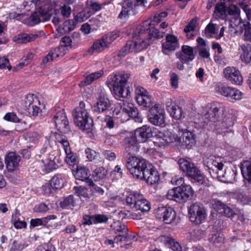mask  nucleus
<instances>
[{"label": "nucleus", "mask_w": 251, "mask_h": 251, "mask_svg": "<svg viewBox=\"0 0 251 251\" xmlns=\"http://www.w3.org/2000/svg\"><path fill=\"white\" fill-rule=\"evenodd\" d=\"M141 137V127L137 128L134 132H130L124 141L125 147L124 156L127 158L126 166L130 173L136 178L139 179L141 170L140 163L141 159L135 156H129L132 152L139 151V140Z\"/></svg>", "instance_id": "1"}, {"label": "nucleus", "mask_w": 251, "mask_h": 251, "mask_svg": "<svg viewBox=\"0 0 251 251\" xmlns=\"http://www.w3.org/2000/svg\"><path fill=\"white\" fill-rule=\"evenodd\" d=\"M204 164L213 178L227 183L232 182L235 179V175L233 171L226 172L223 169L224 164L222 158L210 156L204 161Z\"/></svg>", "instance_id": "2"}, {"label": "nucleus", "mask_w": 251, "mask_h": 251, "mask_svg": "<svg viewBox=\"0 0 251 251\" xmlns=\"http://www.w3.org/2000/svg\"><path fill=\"white\" fill-rule=\"evenodd\" d=\"M130 75L127 73H120L111 76L107 83L108 87L112 88V92L117 99L126 98L128 96L129 90L126 87Z\"/></svg>", "instance_id": "3"}, {"label": "nucleus", "mask_w": 251, "mask_h": 251, "mask_svg": "<svg viewBox=\"0 0 251 251\" xmlns=\"http://www.w3.org/2000/svg\"><path fill=\"white\" fill-rule=\"evenodd\" d=\"M75 124L82 130H88L89 132L93 126V121L89 116L83 101L79 103V107L75 108L73 112Z\"/></svg>", "instance_id": "4"}, {"label": "nucleus", "mask_w": 251, "mask_h": 251, "mask_svg": "<svg viewBox=\"0 0 251 251\" xmlns=\"http://www.w3.org/2000/svg\"><path fill=\"white\" fill-rule=\"evenodd\" d=\"M178 164L181 170L186 175L192 179L197 181L199 183L203 182V176L200 170L194 164L184 158H180L178 161Z\"/></svg>", "instance_id": "5"}, {"label": "nucleus", "mask_w": 251, "mask_h": 251, "mask_svg": "<svg viewBox=\"0 0 251 251\" xmlns=\"http://www.w3.org/2000/svg\"><path fill=\"white\" fill-rule=\"evenodd\" d=\"M140 30L137 32L133 33V40L129 41L126 45L120 50L118 56L120 57H125L130 51L134 52H140L141 50V39L140 37Z\"/></svg>", "instance_id": "6"}, {"label": "nucleus", "mask_w": 251, "mask_h": 251, "mask_svg": "<svg viewBox=\"0 0 251 251\" xmlns=\"http://www.w3.org/2000/svg\"><path fill=\"white\" fill-rule=\"evenodd\" d=\"M188 214L190 221L196 225L202 223L205 220L206 215L203 205L198 202L194 203L190 205Z\"/></svg>", "instance_id": "7"}, {"label": "nucleus", "mask_w": 251, "mask_h": 251, "mask_svg": "<svg viewBox=\"0 0 251 251\" xmlns=\"http://www.w3.org/2000/svg\"><path fill=\"white\" fill-rule=\"evenodd\" d=\"M56 142L60 143L63 146L66 154L65 161L70 166H74L78 163V157L76 154L73 152L70 148V143L67 138L64 135L57 134L55 135Z\"/></svg>", "instance_id": "8"}, {"label": "nucleus", "mask_w": 251, "mask_h": 251, "mask_svg": "<svg viewBox=\"0 0 251 251\" xmlns=\"http://www.w3.org/2000/svg\"><path fill=\"white\" fill-rule=\"evenodd\" d=\"M148 118L150 122L155 126L165 125V112L159 104H155L149 109Z\"/></svg>", "instance_id": "9"}, {"label": "nucleus", "mask_w": 251, "mask_h": 251, "mask_svg": "<svg viewBox=\"0 0 251 251\" xmlns=\"http://www.w3.org/2000/svg\"><path fill=\"white\" fill-rule=\"evenodd\" d=\"M142 176V179H143L149 185L155 184L160 179V176L157 170L151 164H147L143 159Z\"/></svg>", "instance_id": "10"}, {"label": "nucleus", "mask_w": 251, "mask_h": 251, "mask_svg": "<svg viewBox=\"0 0 251 251\" xmlns=\"http://www.w3.org/2000/svg\"><path fill=\"white\" fill-rule=\"evenodd\" d=\"M155 217L166 224H170L176 219V213L170 207L159 206L154 211Z\"/></svg>", "instance_id": "11"}, {"label": "nucleus", "mask_w": 251, "mask_h": 251, "mask_svg": "<svg viewBox=\"0 0 251 251\" xmlns=\"http://www.w3.org/2000/svg\"><path fill=\"white\" fill-rule=\"evenodd\" d=\"M54 122L57 129L64 133H67L70 130L69 121L66 116L64 109H59L54 116Z\"/></svg>", "instance_id": "12"}, {"label": "nucleus", "mask_w": 251, "mask_h": 251, "mask_svg": "<svg viewBox=\"0 0 251 251\" xmlns=\"http://www.w3.org/2000/svg\"><path fill=\"white\" fill-rule=\"evenodd\" d=\"M39 104V101L35 95L29 94L26 96L25 100V107L30 116H38L40 111L38 106Z\"/></svg>", "instance_id": "13"}, {"label": "nucleus", "mask_w": 251, "mask_h": 251, "mask_svg": "<svg viewBox=\"0 0 251 251\" xmlns=\"http://www.w3.org/2000/svg\"><path fill=\"white\" fill-rule=\"evenodd\" d=\"M218 91L221 95L226 97L228 100L232 102L240 100L242 98V92L235 88L221 86L218 87Z\"/></svg>", "instance_id": "14"}, {"label": "nucleus", "mask_w": 251, "mask_h": 251, "mask_svg": "<svg viewBox=\"0 0 251 251\" xmlns=\"http://www.w3.org/2000/svg\"><path fill=\"white\" fill-rule=\"evenodd\" d=\"M222 108V105L218 103L210 104L208 111L203 117L204 123L208 124L218 122L220 117L219 111Z\"/></svg>", "instance_id": "15"}, {"label": "nucleus", "mask_w": 251, "mask_h": 251, "mask_svg": "<svg viewBox=\"0 0 251 251\" xmlns=\"http://www.w3.org/2000/svg\"><path fill=\"white\" fill-rule=\"evenodd\" d=\"M235 116L232 114H227L221 122L218 121L215 125L216 129L220 134L231 131L230 129L234 125Z\"/></svg>", "instance_id": "16"}, {"label": "nucleus", "mask_w": 251, "mask_h": 251, "mask_svg": "<svg viewBox=\"0 0 251 251\" xmlns=\"http://www.w3.org/2000/svg\"><path fill=\"white\" fill-rule=\"evenodd\" d=\"M178 48V39L174 35L168 34L166 36V41L162 43V51L165 55H170Z\"/></svg>", "instance_id": "17"}, {"label": "nucleus", "mask_w": 251, "mask_h": 251, "mask_svg": "<svg viewBox=\"0 0 251 251\" xmlns=\"http://www.w3.org/2000/svg\"><path fill=\"white\" fill-rule=\"evenodd\" d=\"M225 78L232 84L240 85L243 82V77L240 72L236 68L227 67L224 70Z\"/></svg>", "instance_id": "18"}, {"label": "nucleus", "mask_w": 251, "mask_h": 251, "mask_svg": "<svg viewBox=\"0 0 251 251\" xmlns=\"http://www.w3.org/2000/svg\"><path fill=\"white\" fill-rule=\"evenodd\" d=\"M143 33L144 35H146L148 38L142 41V49H146L149 46L152 44L153 41L156 39H159L164 36L165 32L159 31L158 29L153 27H149L148 29H144Z\"/></svg>", "instance_id": "19"}, {"label": "nucleus", "mask_w": 251, "mask_h": 251, "mask_svg": "<svg viewBox=\"0 0 251 251\" xmlns=\"http://www.w3.org/2000/svg\"><path fill=\"white\" fill-rule=\"evenodd\" d=\"M114 229L116 233H119L114 238V242L118 244L120 242L126 243L129 241L130 237L127 236V228L126 226L121 222L118 221L114 226Z\"/></svg>", "instance_id": "20"}, {"label": "nucleus", "mask_w": 251, "mask_h": 251, "mask_svg": "<svg viewBox=\"0 0 251 251\" xmlns=\"http://www.w3.org/2000/svg\"><path fill=\"white\" fill-rule=\"evenodd\" d=\"M176 55L183 63H189L195 58L193 48L187 45L182 46L181 51L176 52Z\"/></svg>", "instance_id": "21"}, {"label": "nucleus", "mask_w": 251, "mask_h": 251, "mask_svg": "<svg viewBox=\"0 0 251 251\" xmlns=\"http://www.w3.org/2000/svg\"><path fill=\"white\" fill-rule=\"evenodd\" d=\"M110 102L107 96L101 94L97 99L96 103L93 107V110L97 113H104L110 107Z\"/></svg>", "instance_id": "22"}, {"label": "nucleus", "mask_w": 251, "mask_h": 251, "mask_svg": "<svg viewBox=\"0 0 251 251\" xmlns=\"http://www.w3.org/2000/svg\"><path fill=\"white\" fill-rule=\"evenodd\" d=\"M178 134L181 139V142L187 147H191L195 143V137L194 133L187 129L178 127Z\"/></svg>", "instance_id": "23"}, {"label": "nucleus", "mask_w": 251, "mask_h": 251, "mask_svg": "<svg viewBox=\"0 0 251 251\" xmlns=\"http://www.w3.org/2000/svg\"><path fill=\"white\" fill-rule=\"evenodd\" d=\"M110 45L104 35L96 40L92 47L88 50V52L92 54L94 52H100L109 48Z\"/></svg>", "instance_id": "24"}, {"label": "nucleus", "mask_w": 251, "mask_h": 251, "mask_svg": "<svg viewBox=\"0 0 251 251\" xmlns=\"http://www.w3.org/2000/svg\"><path fill=\"white\" fill-rule=\"evenodd\" d=\"M20 157L15 152H9L5 158V163L8 171H14L19 166Z\"/></svg>", "instance_id": "25"}, {"label": "nucleus", "mask_w": 251, "mask_h": 251, "mask_svg": "<svg viewBox=\"0 0 251 251\" xmlns=\"http://www.w3.org/2000/svg\"><path fill=\"white\" fill-rule=\"evenodd\" d=\"M141 4V0H135L134 2H131L129 0L125 1L122 6V10L120 13L118 17L120 19L126 18L129 12L133 9H136V7Z\"/></svg>", "instance_id": "26"}, {"label": "nucleus", "mask_w": 251, "mask_h": 251, "mask_svg": "<svg viewBox=\"0 0 251 251\" xmlns=\"http://www.w3.org/2000/svg\"><path fill=\"white\" fill-rule=\"evenodd\" d=\"M177 189L180 196L178 197V200H180V202H185L193 197L194 191L192 187L189 185L185 184L183 186H179Z\"/></svg>", "instance_id": "27"}, {"label": "nucleus", "mask_w": 251, "mask_h": 251, "mask_svg": "<svg viewBox=\"0 0 251 251\" xmlns=\"http://www.w3.org/2000/svg\"><path fill=\"white\" fill-rule=\"evenodd\" d=\"M76 179L85 181L87 184H93L92 180L89 178L90 172L85 167H77L74 174Z\"/></svg>", "instance_id": "28"}, {"label": "nucleus", "mask_w": 251, "mask_h": 251, "mask_svg": "<svg viewBox=\"0 0 251 251\" xmlns=\"http://www.w3.org/2000/svg\"><path fill=\"white\" fill-rule=\"evenodd\" d=\"M103 73L104 72L102 70L91 74L86 73L84 75V79L80 82L79 86H84L90 84L93 81L100 77Z\"/></svg>", "instance_id": "29"}, {"label": "nucleus", "mask_w": 251, "mask_h": 251, "mask_svg": "<svg viewBox=\"0 0 251 251\" xmlns=\"http://www.w3.org/2000/svg\"><path fill=\"white\" fill-rule=\"evenodd\" d=\"M174 142L180 143H181V139L178 138L177 135L173 134L168 131H166L164 132L163 140L160 141V143L158 144V147H165L169 144Z\"/></svg>", "instance_id": "30"}, {"label": "nucleus", "mask_w": 251, "mask_h": 251, "mask_svg": "<svg viewBox=\"0 0 251 251\" xmlns=\"http://www.w3.org/2000/svg\"><path fill=\"white\" fill-rule=\"evenodd\" d=\"M50 16L43 11L35 12L30 17L31 22L34 24H38L40 22H44L50 20Z\"/></svg>", "instance_id": "31"}, {"label": "nucleus", "mask_w": 251, "mask_h": 251, "mask_svg": "<svg viewBox=\"0 0 251 251\" xmlns=\"http://www.w3.org/2000/svg\"><path fill=\"white\" fill-rule=\"evenodd\" d=\"M126 203L132 206L136 210L141 209V195L139 193H135L134 194H130L126 197Z\"/></svg>", "instance_id": "32"}, {"label": "nucleus", "mask_w": 251, "mask_h": 251, "mask_svg": "<svg viewBox=\"0 0 251 251\" xmlns=\"http://www.w3.org/2000/svg\"><path fill=\"white\" fill-rule=\"evenodd\" d=\"M123 111L126 113L129 116L135 118L136 122H141V119L138 117V110L133 104L128 103L123 107Z\"/></svg>", "instance_id": "33"}, {"label": "nucleus", "mask_w": 251, "mask_h": 251, "mask_svg": "<svg viewBox=\"0 0 251 251\" xmlns=\"http://www.w3.org/2000/svg\"><path fill=\"white\" fill-rule=\"evenodd\" d=\"M243 53L240 55L242 62L251 64V45L243 44L241 46Z\"/></svg>", "instance_id": "34"}, {"label": "nucleus", "mask_w": 251, "mask_h": 251, "mask_svg": "<svg viewBox=\"0 0 251 251\" xmlns=\"http://www.w3.org/2000/svg\"><path fill=\"white\" fill-rule=\"evenodd\" d=\"M76 22L74 20H69L65 21L61 26L58 27V32L63 34L69 33L74 29Z\"/></svg>", "instance_id": "35"}, {"label": "nucleus", "mask_w": 251, "mask_h": 251, "mask_svg": "<svg viewBox=\"0 0 251 251\" xmlns=\"http://www.w3.org/2000/svg\"><path fill=\"white\" fill-rule=\"evenodd\" d=\"M166 107L167 111L173 118L176 119H179L181 118V109L177 105L168 102L166 104Z\"/></svg>", "instance_id": "36"}, {"label": "nucleus", "mask_w": 251, "mask_h": 251, "mask_svg": "<svg viewBox=\"0 0 251 251\" xmlns=\"http://www.w3.org/2000/svg\"><path fill=\"white\" fill-rule=\"evenodd\" d=\"M168 16V13L164 11L160 13H156L154 16L153 20L150 22L148 23V21H146L143 22V25L142 26H144L145 25H148L150 26L151 25L155 26L158 24L161 21H162L163 18H165Z\"/></svg>", "instance_id": "37"}, {"label": "nucleus", "mask_w": 251, "mask_h": 251, "mask_svg": "<svg viewBox=\"0 0 251 251\" xmlns=\"http://www.w3.org/2000/svg\"><path fill=\"white\" fill-rule=\"evenodd\" d=\"M42 167L43 171L45 173H49L57 168V165L53 160L47 158L42 160Z\"/></svg>", "instance_id": "38"}, {"label": "nucleus", "mask_w": 251, "mask_h": 251, "mask_svg": "<svg viewBox=\"0 0 251 251\" xmlns=\"http://www.w3.org/2000/svg\"><path fill=\"white\" fill-rule=\"evenodd\" d=\"M87 158L91 161H93L96 163H98L102 161V159L100 157L99 153L96 152L90 148H87L85 150Z\"/></svg>", "instance_id": "39"}, {"label": "nucleus", "mask_w": 251, "mask_h": 251, "mask_svg": "<svg viewBox=\"0 0 251 251\" xmlns=\"http://www.w3.org/2000/svg\"><path fill=\"white\" fill-rule=\"evenodd\" d=\"M76 200V199L73 195H70L61 202L60 206L62 208L64 209L71 208L75 205Z\"/></svg>", "instance_id": "40"}, {"label": "nucleus", "mask_w": 251, "mask_h": 251, "mask_svg": "<svg viewBox=\"0 0 251 251\" xmlns=\"http://www.w3.org/2000/svg\"><path fill=\"white\" fill-rule=\"evenodd\" d=\"M152 97L149 93L142 87V106L150 109L152 107Z\"/></svg>", "instance_id": "41"}, {"label": "nucleus", "mask_w": 251, "mask_h": 251, "mask_svg": "<svg viewBox=\"0 0 251 251\" xmlns=\"http://www.w3.org/2000/svg\"><path fill=\"white\" fill-rule=\"evenodd\" d=\"M92 15L93 12H91V9H88L86 8L76 15L75 18V21L79 23L83 22Z\"/></svg>", "instance_id": "42"}, {"label": "nucleus", "mask_w": 251, "mask_h": 251, "mask_svg": "<svg viewBox=\"0 0 251 251\" xmlns=\"http://www.w3.org/2000/svg\"><path fill=\"white\" fill-rule=\"evenodd\" d=\"M241 170L244 176L251 182V162H245L242 165Z\"/></svg>", "instance_id": "43"}, {"label": "nucleus", "mask_w": 251, "mask_h": 251, "mask_svg": "<svg viewBox=\"0 0 251 251\" xmlns=\"http://www.w3.org/2000/svg\"><path fill=\"white\" fill-rule=\"evenodd\" d=\"M38 36V35L37 34H28L26 33H24L23 34L19 35L17 38V40H18V43H26L27 42L34 40Z\"/></svg>", "instance_id": "44"}, {"label": "nucleus", "mask_w": 251, "mask_h": 251, "mask_svg": "<svg viewBox=\"0 0 251 251\" xmlns=\"http://www.w3.org/2000/svg\"><path fill=\"white\" fill-rule=\"evenodd\" d=\"M233 196L235 199L244 204H248L251 201V198L240 190H236L233 193Z\"/></svg>", "instance_id": "45"}, {"label": "nucleus", "mask_w": 251, "mask_h": 251, "mask_svg": "<svg viewBox=\"0 0 251 251\" xmlns=\"http://www.w3.org/2000/svg\"><path fill=\"white\" fill-rule=\"evenodd\" d=\"M17 215H20L19 211L17 210L15 211V214L12 215V222L14 227L17 229H20L22 228H25L26 227V223L25 221H21Z\"/></svg>", "instance_id": "46"}, {"label": "nucleus", "mask_w": 251, "mask_h": 251, "mask_svg": "<svg viewBox=\"0 0 251 251\" xmlns=\"http://www.w3.org/2000/svg\"><path fill=\"white\" fill-rule=\"evenodd\" d=\"M230 25L234 27H238L240 26L239 32L242 33L243 31V27H245L246 25L242 22L241 19L239 17V15L233 16L230 20Z\"/></svg>", "instance_id": "47"}, {"label": "nucleus", "mask_w": 251, "mask_h": 251, "mask_svg": "<svg viewBox=\"0 0 251 251\" xmlns=\"http://www.w3.org/2000/svg\"><path fill=\"white\" fill-rule=\"evenodd\" d=\"M50 182L55 189H61L64 185V181L61 175L54 176L50 180Z\"/></svg>", "instance_id": "48"}, {"label": "nucleus", "mask_w": 251, "mask_h": 251, "mask_svg": "<svg viewBox=\"0 0 251 251\" xmlns=\"http://www.w3.org/2000/svg\"><path fill=\"white\" fill-rule=\"evenodd\" d=\"M153 128L146 125L142 126V143L143 140L150 139L153 136Z\"/></svg>", "instance_id": "49"}, {"label": "nucleus", "mask_w": 251, "mask_h": 251, "mask_svg": "<svg viewBox=\"0 0 251 251\" xmlns=\"http://www.w3.org/2000/svg\"><path fill=\"white\" fill-rule=\"evenodd\" d=\"M165 243L168 244L169 247L173 251H181L182 250L179 243L172 238L169 237L165 238Z\"/></svg>", "instance_id": "50"}, {"label": "nucleus", "mask_w": 251, "mask_h": 251, "mask_svg": "<svg viewBox=\"0 0 251 251\" xmlns=\"http://www.w3.org/2000/svg\"><path fill=\"white\" fill-rule=\"evenodd\" d=\"M178 187H175L172 189L169 190L168 191L167 194L166 195V198L168 200H174L176 202H180V200H178L179 196V191L178 190Z\"/></svg>", "instance_id": "51"}, {"label": "nucleus", "mask_w": 251, "mask_h": 251, "mask_svg": "<svg viewBox=\"0 0 251 251\" xmlns=\"http://www.w3.org/2000/svg\"><path fill=\"white\" fill-rule=\"evenodd\" d=\"M107 174V171L103 167H100L96 169L92 173V176L97 180L103 179Z\"/></svg>", "instance_id": "52"}, {"label": "nucleus", "mask_w": 251, "mask_h": 251, "mask_svg": "<svg viewBox=\"0 0 251 251\" xmlns=\"http://www.w3.org/2000/svg\"><path fill=\"white\" fill-rule=\"evenodd\" d=\"M156 143H158V142H153L151 139H147V141L146 140H143L142 148L144 149L145 152H148L153 150L155 146H156Z\"/></svg>", "instance_id": "53"}, {"label": "nucleus", "mask_w": 251, "mask_h": 251, "mask_svg": "<svg viewBox=\"0 0 251 251\" xmlns=\"http://www.w3.org/2000/svg\"><path fill=\"white\" fill-rule=\"evenodd\" d=\"M26 247V245L21 242L14 240L9 246V251H22Z\"/></svg>", "instance_id": "54"}, {"label": "nucleus", "mask_w": 251, "mask_h": 251, "mask_svg": "<svg viewBox=\"0 0 251 251\" xmlns=\"http://www.w3.org/2000/svg\"><path fill=\"white\" fill-rule=\"evenodd\" d=\"M75 193L76 194L77 196L80 198L82 197L83 198H88V194L87 193V190L85 187L81 186L74 187Z\"/></svg>", "instance_id": "55"}, {"label": "nucleus", "mask_w": 251, "mask_h": 251, "mask_svg": "<svg viewBox=\"0 0 251 251\" xmlns=\"http://www.w3.org/2000/svg\"><path fill=\"white\" fill-rule=\"evenodd\" d=\"M120 36V32L118 31H113L112 32L108 33L104 36L106 38L108 43L110 45L115 40Z\"/></svg>", "instance_id": "56"}, {"label": "nucleus", "mask_w": 251, "mask_h": 251, "mask_svg": "<svg viewBox=\"0 0 251 251\" xmlns=\"http://www.w3.org/2000/svg\"><path fill=\"white\" fill-rule=\"evenodd\" d=\"M59 56L56 50L54 51H50L47 56L44 57L42 59V63L44 65H46L48 63L52 61L54 58Z\"/></svg>", "instance_id": "57"}, {"label": "nucleus", "mask_w": 251, "mask_h": 251, "mask_svg": "<svg viewBox=\"0 0 251 251\" xmlns=\"http://www.w3.org/2000/svg\"><path fill=\"white\" fill-rule=\"evenodd\" d=\"M102 8L101 5L99 3L91 0L88 3V6L87 8L91 9V12H93L94 14L96 12L101 10Z\"/></svg>", "instance_id": "58"}, {"label": "nucleus", "mask_w": 251, "mask_h": 251, "mask_svg": "<svg viewBox=\"0 0 251 251\" xmlns=\"http://www.w3.org/2000/svg\"><path fill=\"white\" fill-rule=\"evenodd\" d=\"M61 14L64 18H68L72 12L71 7L67 4H64L60 7Z\"/></svg>", "instance_id": "59"}, {"label": "nucleus", "mask_w": 251, "mask_h": 251, "mask_svg": "<svg viewBox=\"0 0 251 251\" xmlns=\"http://www.w3.org/2000/svg\"><path fill=\"white\" fill-rule=\"evenodd\" d=\"M197 23V20L195 19H192L189 24L185 26L184 28V31L185 33H189L195 30Z\"/></svg>", "instance_id": "60"}, {"label": "nucleus", "mask_w": 251, "mask_h": 251, "mask_svg": "<svg viewBox=\"0 0 251 251\" xmlns=\"http://www.w3.org/2000/svg\"><path fill=\"white\" fill-rule=\"evenodd\" d=\"M36 251H55V248L50 244H44L39 246Z\"/></svg>", "instance_id": "61"}, {"label": "nucleus", "mask_w": 251, "mask_h": 251, "mask_svg": "<svg viewBox=\"0 0 251 251\" xmlns=\"http://www.w3.org/2000/svg\"><path fill=\"white\" fill-rule=\"evenodd\" d=\"M213 207L217 211L221 213L223 210L224 209L226 204L219 200H215L214 201V202L212 204Z\"/></svg>", "instance_id": "62"}, {"label": "nucleus", "mask_w": 251, "mask_h": 251, "mask_svg": "<svg viewBox=\"0 0 251 251\" xmlns=\"http://www.w3.org/2000/svg\"><path fill=\"white\" fill-rule=\"evenodd\" d=\"M6 68L8 70H10L12 68L9 60L4 57H0V69H3Z\"/></svg>", "instance_id": "63"}, {"label": "nucleus", "mask_w": 251, "mask_h": 251, "mask_svg": "<svg viewBox=\"0 0 251 251\" xmlns=\"http://www.w3.org/2000/svg\"><path fill=\"white\" fill-rule=\"evenodd\" d=\"M94 223L95 222L93 215L90 216L88 215H85L83 217L81 225H91L92 224H94Z\"/></svg>", "instance_id": "64"}]
</instances>
